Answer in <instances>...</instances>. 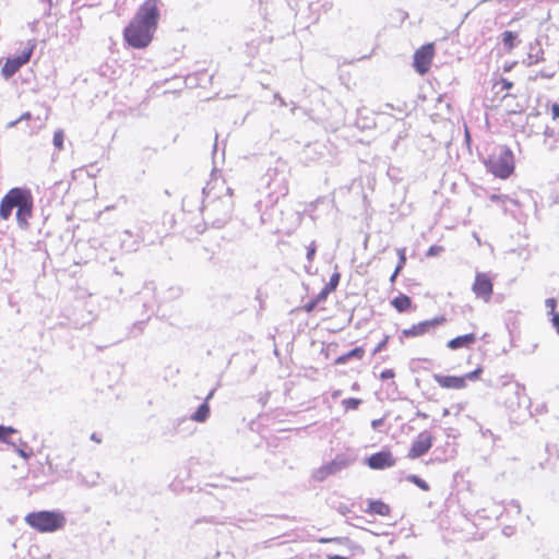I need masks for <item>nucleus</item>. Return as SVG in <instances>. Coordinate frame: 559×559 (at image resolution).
<instances>
[{"label":"nucleus","mask_w":559,"mask_h":559,"mask_svg":"<svg viewBox=\"0 0 559 559\" xmlns=\"http://www.w3.org/2000/svg\"><path fill=\"white\" fill-rule=\"evenodd\" d=\"M157 2L158 0H146L124 28L123 37L129 46L142 49L152 41L159 17Z\"/></svg>","instance_id":"f257e3e1"},{"label":"nucleus","mask_w":559,"mask_h":559,"mask_svg":"<svg viewBox=\"0 0 559 559\" xmlns=\"http://www.w3.org/2000/svg\"><path fill=\"white\" fill-rule=\"evenodd\" d=\"M484 164L492 175L506 179L514 169L513 153L506 145L496 146L488 157L484 159Z\"/></svg>","instance_id":"f03ea898"},{"label":"nucleus","mask_w":559,"mask_h":559,"mask_svg":"<svg viewBox=\"0 0 559 559\" xmlns=\"http://www.w3.org/2000/svg\"><path fill=\"white\" fill-rule=\"evenodd\" d=\"M501 394L506 407L511 412L521 408L528 409L531 406V400L525 393V386L511 380L508 376L501 378Z\"/></svg>","instance_id":"7ed1b4c3"},{"label":"nucleus","mask_w":559,"mask_h":559,"mask_svg":"<svg viewBox=\"0 0 559 559\" xmlns=\"http://www.w3.org/2000/svg\"><path fill=\"white\" fill-rule=\"evenodd\" d=\"M25 522L38 532H56L66 525V518L58 511L31 512L25 516Z\"/></svg>","instance_id":"20e7f679"},{"label":"nucleus","mask_w":559,"mask_h":559,"mask_svg":"<svg viewBox=\"0 0 559 559\" xmlns=\"http://www.w3.org/2000/svg\"><path fill=\"white\" fill-rule=\"evenodd\" d=\"M226 191V197L218 199L217 201L210 202L205 205V213L207 216L216 215V217L213 219V225L216 227H222L225 225L233 211V191L230 188H227Z\"/></svg>","instance_id":"39448f33"},{"label":"nucleus","mask_w":559,"mask_h":559,"mask_svg":"<svg viewBox=\"0 0 559 559\" xmlns=\"http://www.w3.org/2000/svg\"><path fill=\"white\" fill-rule=\"evenodd\" d=\"M36 47V43L34 40H28L26 47L22 50V52L15 57L9 58L5 64L2 68V74L5 78H10L15 74L20 68L26 64Z\"/></svg>","instance_id":"423d86ee"},{"label":"nucleus","mask_w":559,"mask_h":559,"mask_svg":"<svg viewBox=\"0 0 559 559\" xmlns=\"http://www.w3.org/2000/svg\"><path fill=\"white\" fill-rule=\"evenodd\" d=\"M481 372L483 369L478 366L475 370L465 373L463 377L435 374V380L441 388L462 389L465 386L466 380L474 381L478 379Z\"/></svg>","instance_id":"0eeeda50"},{"label":"nucleus","mask_w":559,"mask_h":559,"mask_svg":"<svg viewBox=\"0 0 559 559\" xmlns=\"http://www.w3.org/2000/svg\"><path fill=\"white\" fill-rule=\"evenodd\" d=\"M352 463L353 460L347 457L346 455H337L333 461L318 468L314 472L313 477L317 480L322 481L328 476L348 467Z\"/></svg>","instance_id":"6e6552de"},{"label":"nucleus","mask_w":559,"mask_h":559,"mask_svg":"<svg viewBox=\"0 0 559 559\" xmlns=\"http://www.w3.org/2000/svg\"><path fill=\"white\" fill-rule=\"evenodd\" d=\"M16 210V221L19 226L26 228L33 210V198L28 190L23 189Z\"/></svg>","instance_id":"1a4fd4ad"},{"label":"nucleus","mask_w":559,"mask_h":559,"mask_svg":"<svg viewBox=\"0 0 559 559\" xmlns=\"http://www.w3.org/2000/svg\"><path fill=\"white\" fill-rule=\"evenodd\" d=\"M492 281L487 273H476L472 290L477 298L489 301L492 295Z\"/></svg>","instance_id":"9d476101"},{"label":"nucleus","mask_w":559,"mask_h":559,"mask_svg":"<svg viewBox=\"0 0 559 559\" xmlns=\"http://www.w3.org/2000/svg\"><path fill=\"white\" fill-rule=\"evenodd\" d=\"M433 45L427 44L419 48L414 55V68L419 74L428 72L433 58Z\"/></svg>","instance_id":"9b49d317"},{"label":"nucleus","mask_w":559,"mask_h":559,"mask_svg":"<svg viewBox=\"0 0 559 559\" xmlns=\"http://www.w3.org/2000/svg\"><path fill=\"white\" fill-rule=\"evenodd\" d=\"M22 191V188H13L2 198L0 202V217L2 219H8L12 210L19 205Z\"/></svg>","instance_id":"f8f14e48"},{"label":"nucleus","mask_w":559,"mask_h":559,"mask_svg":"<svg viewBox=\"0 0 559 559\" xmlns=\"http://www.w3.org/2000/svg\"><path fill=\"white\" fill-rule=\"evenodd\" d=\"M432 445V437L428 431L420 432L413 441L408 452L409 459H417L426 454Z\"/></svg>","instance_id":"ddd939ff"},{"label":"nucleus","mask_w":559,"mask_h":559,"mask_svg":"<svg viewBox=\"0 0 559 559\" xmlns=\"http://www.w3.org/2000/svg\"><path fill=\"white\" fill-rule=\"evenodd\" d=\"M367 464L372 469H384L392 467L395 464V460L393 459L391 452L381 451L370 455L367 459Z\"/></svg>","instance_id":"4468645a"},{"label":"nucleus","mask_w":559,"mask_h":559,"mask_svg":"<svg viewBox=\"0 0 559 559\" xmlns=\"http://www.w3.org/2000/svg\"><path fill=\"white\" fill-rule=\"evenodd\" d=\"M444 321L443 318H435L431 320L419 322L418 324L413 325L409 329H405L403 331V335L409 337V336H418L423 335L425 333L430 332L432 329H435L440 322Z\"/></svg>","instance_id":"2eb2a0df"},{"label":"nucleus","mask_w":559,"mask_h":559,"mask_svg":"<svg viewBox=\"0 0 559 559\" xmlns=\"http://www.w3.org/2000/svg\"><path fill=\"white\" fill-rule=\"evenodd\" d=\"M275 178L272 179V182L267 183L270 189V194L275 197L277 200L280 197H285L288 193V186L285 175H280L274 171Z\"/></svg>","instance_id":"dca6fc26"},{"label":"nucleus","mask_w":559,"mask_h":559,"mask_svg":"<svg viewBox=\"0 0 559 559\" xmlns=\"http://www.w3.org/2000/svg\"><path fill=\"white\" fill-rule=\"evenodd\" d=\"M214 390H212L207 396L205 397L204 403H202L199 408L191 415V419L198 423H204L210 415V406L207 404L209 400L213 397Z\"/></svg>","instance_id":"f3484780"},{"label":"nucleus","mask_w":559,"mask_h":559,"mask_svg":"<svg viewBox=\"0 0 559 559\" xmlns=\"http://www.w3.org/2000/svg\"><path fill=\"white\" fill-rule=\"evenodd\" d=\"M544 60V50L540 47L539 43L536 41L535 44L530 45V51L527 53L526 63L527 66L536 64Z\"/></svg>","instance_id":"a211bd4d"},{"label":"nucleus","mask_w":559,"mask_h":559,"mask_svg":"<svg viewBox=\"0 0 559 559\" xmlns=\"http://www.w3.org/2000/svg\"><path fill=\"white\" fill-rule=\"evenodd\" d=\"M122 239H121V248L126 250L127 252H135L140 247V241L132 239L133 234L131 230L126 229L122 233Z\"/></svg>","instance_id":"6ab92c4d"},{"label":"nucleus","mask_w":559,"mask_h":559,"mask_svg":"<svg viewBox=\"0 0 559 559\" xmlns=\"http://www.w3.org/2000/svg\"><path fill=\"white\" fill-rule=\"evenodd\" d=\"M475 334L468 333L465 335L457 336L448 343V346L455 349L459 347H468L475 342Z\"/></svg>","instance_id":"aec40b11"},{"label":"nucleus","mask_w":559,"mask_h":559,"mask_svg":"<svg viewBox=\"0 0 559 559\" xmlns=\"http://www.w3.org/2000/svg\"><path fill=\"white\" fill-rule=\"evenodd\" d=\"M151 229L150 224L143 223L139 226L138 233L135 236V240H139L140 243H145L147 246H152L155 243V238L148 236V230Z\"/></svg>","instance_id":"412c9836"},{"label":"nucleus","mask_w":559,"mask_h":559,"mask_svg":"<svg viewBox=\"0 0 559 559\" xmlns=\"http://www.w3.org/2000/svg\"><path fill=\"white\" fill-rule=\"evenodd\" d=\"M392 305L397 311L404 312L411 308L412 300L408 296L400 294L392 300Z\"/></svg>","instance_id":"4be33fe9"},{"label":"nucleus","mask_w":559,"mask_h":559,"mask_svg":"<svg viewBox=\"0 0 559 559\" xmlns=\"http://www.w3.org/2000/svg\"><path fill=\"white\" fill-rule=\"evenodd\" d=\"M518 35L516 33H513L511 31H506L502 33V43H503V46L508 49V50H511L514 48L515 46V39H516Z\"/></svg>","instance_id":"5701e85b"},{"label":"nucleus","mask_w":559,"mask_h":559,"mask_svg":"<svg viewBox=\"0 0 559 559\" xmlns=\"http://www.w3.org/2000/svg\"><path fill=\"white\" fill-rule=\"evenodd\" d=\"M370 511L379 514V515H386L390 512V508L388 504L381 502V501H372L370 502Z\"/></svg>","instance_id":"b1692460"},{"label":"nucleus","mask_w":559,"mask_h":559,"mask_svg":"<svg viewBox=\"0 0 559 559\" xmlns=\"http://www.w3.org/2000/svg\"><path fill=\"white\" fill-rule=\"evenodd\" d=\"M16 430L12 427L1 426L0 425V441L11 444L15 447V443L8 439V436L14 433Z\"/></svg>","instance_id":"393cba45"},{"label":"nucleus","mask_w":559,"mask_h":559,"mask_svg":"<svg viewBox=\"0 0 559 559\" xmlns=\"http://www.w3.org/2000/svg\"><path fill=\"white\" fill-rule=\"evenodd\" d=\"M63 140H64V133L61 129L55 131L53 133V145L58 151H61L63 148Z\"/></svg>","instance_id":"a878e982"},{"label":"nucleus","mask_w":559,"mask_h":559,"mask_svg":"<svg viewBox=\"0 0 559 559\" xmlns=\"http://www.w3.org/2000/svg\"><path fill=\"white\" fill-rule=\"evenodd\" d=\"M407 480L415 484L416 486H418L420 489H423L425 491L429 490V485L424 479H421L420 477H418L416 475H408Z\"/></svg>","instance_id":"bb28decb"},{"label":"nucleus","mask_w":559,"mask_h":559,"mask_svg":"<svg viewBox=\"0 0 559 559\" xmlns=\"http://www.w3.org/2000/svg\"><path fill=\"white\" fill-rule=\"evenodd\" d=\"M397 255H399V262L396 265V271L401 272V270L404 267L406 263V250L405 248H399L397 249Z\"/></svg>","instance_id":"cd10ccee"},{"label":"nucleus","mask_w":559,"mask_h":559,"mask_svg":"<svg viewBox=\"0 0 559 559\" xmlns=\"http://www.w3.org/2000/svg\"><path fill=\"white\" fill-rule=\"evenodd\" d=\"M342 404L346 409H356L361 404V401L359 399L350 397L343 400Z\"/></svg>","instance_id":"c85d7f7f"},{"label":"nucleus","mask_w":559,"mask_h":559,"mask_svg":"<svg viewBox=\"0 0 559 559\" xmlns=\"http://www.w3.org/2000/svg\"><path fill=\"white\" fill-rule=\"evenodd\" d=\"M364 352H348L346 355H343L338 358H336L335 360V364H343L345 362L349 357H357V358H361L362 357V354Z\"/></svg>","instance_id":"c756f323"},{"label":"nucleus","mask_w":559,"mask_h":559,"mask_svg":"<svg viewBox=\"0 0 559 559\" xmlns=\"http://www.w3.org/2000/svg\"><path fill=\"white\" fill-rule=\"evenodd\" d=\"M340 277L341 276L338 273H333L330 277V282L325 285V287L333 292L340 283Z\"/></svg>","instance_id":"7c9ffc66"},{"label":"nucleus","mask_w":559,"mask_h":559,"mask_svg":"<svg viewBox=\"0 0 559 559\" xmlns=\"http://www.w3.org/2000/svg\"><path fill=\"white\" fill-rule=\"evenodd\" d=\"M331 293L330 289H328L325 286L324 288L317 295V297L314 298V300L320 304L322 302L323 300L326 299L328 295Z\"/></svg>","instance_id":"2f4dec72"},{"label":"nucleus","mask_w":559,"mask_h":559,"mask_svg":"<svg viewBox=\"0 0 559 559\" xmlns=\"http://www.w3.org/2000/svg\"><path fill=\"white\" fill-rule=\"evenodd\" d=\"M545 305L547 308L550 309V314H551V318L554 317V312H556V306H557V301L555 298H548L546 299L545 301Z\"/></svg>","instance_id":"473e14b6"},{"label":"nucleus","mask_w":559,"mask_h":559,"mask_svg":"<svg viewBox=\"0 0 559 559\" xmlns=\"http://www.w3.org/2000/svg\"><path fill=\"white\" fill-rule=\"evenodd\" d=\"M15 451L19 453V455L21 457H23L24 460H28L32 455H33V452L29 451L27 452L25 449L23 448H17L16 445L14 447Z\"/></svg>","instance_id":"72a5a7b5"},{"label":"nucleus","mask_w":559,"mask_h":559,"mask_svg":"<svg viewBox=\"0 0 559 559\" xmlns=\"http://www.w3.org/2000/svg\"><path fill=\"white\" fill-rule=\"evenodd\" d=\"M442 251V247L431 246L427 251V257H435Z\"/></svg>","instance_id":"f704fd0d"},{"label":"nucleus","mask_w":559,"mask_h":559,"mask_svg":"<svg viewBox=\"0 0 559 559\" xmlns=\"http://www.w3.org/2000/svg\"><path fill=\"white\" fill-rule=\"evenodd\" d=\"M380 378L382 380L392 379V378H394V371L392 369H385V370L381 371Z\"/></svg>","instance_id":"c9c22d12"},{"label":"nucleus","mask_w":559,"mask_h":559,"mask_svg":"<svg viewBox=\"0 0 559 559\" xmlns=\"http://www.w3.org/2000/svg\"><path fill=\"white\" fill-rule=\"evenodd\" d=\"M551 115H552L554 119H558L559 118V103H554L551 105Z\"/></svg>","instance_id":"e433bc0d"},{"label":"nucleus","mask_w":559,"mask_h":559,"mask_svg":"<svg viewBox=\"0 0 559 559\" xmlns=\"http://www.w3.org/2000/svg\"><path fill=\"white\" fill-rule=\"evenodd\" d=\"M552 324L557 330V333L559 334V313L554 312V317L551 318Z\"/></svg>","instance_id":"4c0bfd02"},{"label":"nucleus","mask_w":559,"mask_h":559,"mask_svg":"<svg viewBox=\"0 0 559 559\" xmlns=\"http://www.w3.org/2000/svg\"><path fill=\"white\" fill-rule=\"evenodd\" d=\"M316 253V247L312 243L309 248H308V252H307V259L309 261H311L313 259V255Z\"/></svg>","instance_id":"58836bf2"},{"label":"nucleus","mask_w":559,"mask_h":559,"mask_svg":"<svg viewBox=\"0 0 559 559\" xmlns=\"http://www.w3.org/2000/svg\"><path fill=\"white\" fill-rule=\"evenodd\" d=\"M508 197L507 195H498V194H492L490 197V200L491 201H495V202H498V201H501V200H507Z\"/></svg>","instance_id":"ea45409f"},{"label":"nucleus","mask_w":559,"mask_h":559,"mask_svg":"<svg viewBox=\"0 0 559 559\" xmlns=\"http://www.w3.org/2000/svg\"><path fill=\"white\" fill-rule=\"evenodd\" d=\"M317 305H318V302L313 299L309 304L306 305V310L307 311H312L316 308Z\"/></svg>","instance_id":"a19ab883"},{"label":"nucleus","mask_w":559,"mask_h":559,"mask_svg":"<svg viewBox=\"0 0 559 559\" xmlns=\"http://www.w3.org/2000/svg\"><path fill=\"white\" fill-rule=\"evenodd\" d=\"M32 117L31 112H24L23 115H21L19 118H17V121L22 122L24 120H29Z\"/></svg>","instance_id":"79ce46f5"},{"label":"nucleus","mask_w":559,"mask_h":559,"mask_svg":"<svg viewBox=\"0 0 559 559\" xmlns=\"http://www.w3.org/2000/svg\"><path fill=\"white\" fill-rule=\"evenodd\" d=\"M383 424V419L380 418V419H374L371 421V426L373 429H377L379 426H381Z\"/></svg>","instance_id":"37998d69"},{"label":"nucleus","mask_w":559,"mask_h":559,"mask_svg":"<svg viewBox=\"0 0 559 559\" xmlns=\"http://www.w3.org/2000/svg\"><path fill=\"white\" fill-rule=\"evenodd\" d=\"M17 123H20V121H17V119L12 120V121H10V122L7 124V128H14Z\"/></svg>","instance_id":"c03bdc74"},{"label":"nucleus","mask_w":559,"mask_h":559,"mask_svg":"<svg viewBox=\"0 0 559 559\" xmlns=\"http://www.w3.org/2000/svg\"><path fill=\"white\" fill-rule=\"evenodd\" d=\"M91 440H93V441H95L97 443L102 442L100 438H98V436L96 433H92L91 435Z\"/></svg>","instance_id":"a18cd8bd"},{"label":"nucleus","mask_w":559,"mask_h":559,"mask_svg":"<svg viewBox=\"0 0 559 559\" xmlns=\"http://www.w3.org/2000/svg\"><path fill=\"white\" fill-rule=\"evenodd\" d=\"M275 98H277L280 100L281 106L286 105L285 100L278 94H275Z\"/></svg>","instance_id":"49530a36"},{"label":"nucleus","mask_w":559,"mask_h":559,"mask_svg":"<svg viewBox=\"0 0 559 559\" xmlns=\"http://www.w3.org/2000/svg\"><path fill=\"white\" fill-rule=\"evenodd\" d=\"M203 193H205V194H206V198H207V199L211 197V190L209 189V187L203 188Z\"/></svg>","instance_id":"de8ad7c7"},{"label":"nucleus","mask_w":559,"mask_h":559,"mask_svg":"<svg viewBox=\"0 0 559 559\" xmlns=\"http://www.w3.org/2000/svg\"><path fill=\"white\" fill-rule=\"evenodd\" d=\"M399 273H400V272H397V271H396V269H395V270H394V272H393V274H392V276H391V278H390V281H391V282H394Z\"/></svg>","instance_id":"09e8293b"},{"label":"nucleus","mask_w":559,"mask_h":559,"mask_svg":"<svg viewBox=\"0 0 559 559\" xmlns=\"http://www.w3.org/2000/svg\"><path fill=\"white\" fill-rule=\"evenodd\" d=\"M540 76H543V78H551L552 73H547V72L542 71L540 72Z\"/></svg>","instance_id":"8fccbe9b"},{"label":"nucleus","mask_w":559,"mask_h":559,"mask_svg":"<svg viewBox=\"0 0 559 559\" xmlns=\"http://www.w3.org/2000/svg\"><path fill=\"white\" fill-rule=\"evenodd\" d=\"M511 504H512V506L518 510V512H520V511H521V508H520L519 502H516V501H512V503H511Z\"/></svg>","instance_id":"3c124183"},{"label":"nucleus","mask_w":559,"mask_h":559,"mask_svg":"<svg viewBox=\"0 0 559 559\" xmlns=\"http://www.w3.org/2000/svg\"><path fill=\"white\" fill-rule=\"evenodd\" d=\"M330 559H348V558L335 555V556H332Z\"/></svg>","instance_id":"603ef678"},{"label":"nucleus","mask_w":559,"mask_h":559,"mask_svg":"<svg viewBox=\"0 0 559 559\" xmlns=\"http://www.w3.org/2000/svg\"><path fill=\"white\" fill-rule=\"evenodd\" d=\"M347 510H348V509H347L346 507H341V508H340V512H341L342 514H345Z\"/></svg>","instance_id":"864d4df0"},{"label":"nucleus","mask_w":559,"mask_h":559,"mask_svg":"<svg viewBox=\"0 0 559 559\" xmlns=\"http://www.w3.org/2000/svg\"><path fill=\"white\" fill-rule=\"evenodd\" d=\"M381 346H382V344H379L374 349L379 350V349H381Z\"/></svg>","instance_id":"5fc2aeb1"},{"label":"nucleus","mask_w":559,"mask_h":559,"mask_svg":"<svg viewBox=\"0 0 559 559\" xmlns=\"http://www.w3.org/2000/svg\"><path fill=\"white\" fill-rule=\"evenodd\" d=\"M49 4H51V0H46Z\"/></svg>","instance_id":"6e6d98bb"}]
</instances>
